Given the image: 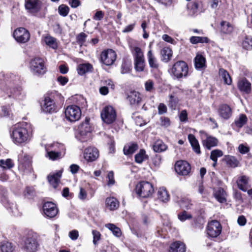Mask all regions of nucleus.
Returning a JSON list of instances; mask_svg holds the SVG:
<instances>
[{"mask_svg":"<svg viewBox=\"0 0 252 252\" xmlns=\"http://www.w3.org/2000/svg\"><path fill=\"white\" fill-rule=\"evenodd\" d=\"M32 136L30 125L24 122L15 125L12 128L10 134L12 141L16 145H22L28 143Z\"/></svg>","mask_w":252,"mask_h":252,"instance_id":"f257e3e1","label":"nucleus"},{"mask_svg":"<svg viewBox=\"0 0 252 252\" xmlns=\"http://www.w3.org/2000/svg\"><path fill=\"white\" fill-rule=\"evenodd\" d=\"M135 190L137 194L143 198L151 197L154 192L153 185L147 181L139 183L136 185Z\"/></svg>","mask_w":252,"mask_h":252,"instance_id":"f03ea898","label":"nucleus"},{"mask_svg":"<svg viewBox=\"0 0 252 252\" xmlns=\"http://www.w3.org/2000/svg\"><path fill=\"white\" fill-rule=\"evenodd\" d=\"M90 119L86 118L84 122H82L78 127V138L80 141L84 142L88 141L91 138V133L92 130L90 125Z\"/></svg>","mask_w":252,"mask_h":252,"instance_id":"7ed1b4c3","label":"nucleus"},{"mask_svg":"<svg viewBox=\"0 0 252 252\" xmlns=\"http://www.w3.org/2000/svg\"><path fill=\"white\" fill-rule=\"evenodd\" d=\"M134 68L137 72H142L144 70L146 63L144 56L141 49L138 47H135L133 51Z\"/></svg>","mask_w":252,"mask_h":252,"instance_id":"20e7f679","label":"nucleus"},{"mask_svg":"<svg viewBox=\"0 0 252 252\" xmlns=\"http://www.w3.org/2000/svg\"><path fill=\"white\" fill-rule=\"evenodd\" d=\"M171 72L174 77L177 79L186 77L188 73V65L184 61H178L173 65Z\"/></svg>","mask_w":252,"mask_h":252,"instance_id":"39448f33","label":"nucleus"},{"mask_svg":"<svg viewBox=\"0 0 252 252\" xmlns=\"http://www.w3.org/2000/svg\"><path fill=\"white\" fill-rule=\"evenodd\" d=\"M101 118L102 121L107 124L113 123L116 119V112L111 106H106L101 112Z\"/></svg>","mask_w":252,"mask_h":252,"instance_id":"423d86ee","label":"nucleus"},{"mask_svg":"<svg viewBox=\"0 0 252 252\" xmlns=\"http://www.w3.org/2000/svg\"><path fill=\"white\" fill-rule=\"evenodd\" d=\"M64 114L67 120L73 122L78 121L80 118L81 112L79 107L72 105L66 107Z\"/></svg>","mask_w":252,"mask_h":252,"instance_id":"0eeeda50","label":"nucleus"},{"mask_svg":"<svg viewBox=\"0 0 252 252\" xmlns=\"http://www.w3.org/2000/svg\"><path fill=\"white\" fill-rule=\"evenodd\" d=\"M29 32L24 28H19L14 30L13 36L15 40L20 43H25L30 39Z\"/></svg>","mask_w":252,"mask_h":252,"instance_id":"6e6552de","label":"nucleus"},{"mask_svg":"<svg viewBox=\"0 0 252 252\" xmlns=\"http://www.w3.org/2000/svg\"><path fill=\"white\" fill-rule=\"evenodd\" d=\"M31 69L32 73L37 74H43L46 71L43 60L40 58H35L31 62Z\"/></svg>","mask_w":252,"mask_h":252,"instance_id":"1a4fd4ad","label":"nucleus"},{"mask_svg":"<svg viewBox=\"0 0 252 252\" xmlns=\"http://www.w3.org/2000/svg\"><path fill=\"white\" fill-rule=\"evenodd\" d=\"M221 230V225L218 221L214 220L208 222L206 231L209 237H217L220 234Z\"/></svg>","mask_w":252,"mask_h":252,"instance_id":"9d476101","label":"nucleus"},{"mask_svg":"<svg viewBox=\"0 0 252 252\" xmlns=\"http://www.w3.org/2000/svg\"><path fill=\"white\" fill-rule=\"evenodd\" d=\"M200 133L204 147L208 150H210L212 147L217 146L218 140L216 137L209 135L203 131H200Z\"/></svg>","mask_w":252,"mask_h":252,"instance_id":"9b49d317","label":"nucleus"},{"mask_svg":"<svg viewBox=\"0 0 252 252\" xmlns=\"http://www.w3.org/2000/svg\"><path fill=\"white\" fill-rule=\"evenodd\" d=\"M116 59V54L112 49L103 51L100 56V60L103 63L106 65L112 64Z\"/></svg>","mask_w":252,"mask_h":252,"instance_id":"f8f14e48","label":"nucleus"},{"mask_svg":"<svg viewBox=\"0 0 252 252\" xmlns=\"http://www.w3.org/2000/svg\"><path fill=\"white\" fill-rule=\"evenodd\" d=\"M175 170L179 175L186 176L190 173L191 167L186 161L179 160L175 163Z\"/></svg>","mask_w":252,"mask_h":252,"instance_id":"ddd939ff","label":"nucleus"},{"mask_svg":"<svg viewBox=\"0 0 252 252\" xmlns=\"http://www.w3.org/2000/svg\"><path fill=\"white\" fill-rule=\"evenodd\" d=\"M44 215L49 218L55 217L58 213V210L55 204L52 202H47L43 206Z\"/></svg>","mask_w":252,"mask_h":252,"instance_id":"4468645a","label":"nucleus"},{"mask_svg":"<svg viewBox=\"0 0 252 252\" xmlns=\"http://www.w3.org/2000/svg\"><path fill=\"white\" fill-rule=\"evenodd\" d=\"M20 164L19 165V170L24 173L31 172L32 170L31 158L27 155L25 154L21 156L19 158Z\"/></svg>","mask_w":252,"mask_h":252,"instance_id":"2eb2a0df","label":"nucleus"},{"mask_svg":"<svg viewBox=\"0 0 252 252\" xmlns=\"http://www.w3.org/2000/svg\"><path fill=\"white\" fill-rule=\"evenodd\" d=\"M98 157V150L95 147H90L86 148L84 151V158L89 162L95 160Z\"/></svg>","mask_w":252,"mask_h":252,"instance_id":"dca6fc26","label":"nucleus"},{"mask_svg":"<svg viewBox=\"0 0 252 252\" xmlns=\"http://www.w3.org/2000/svg\"><path fill=\"white\" fill-rule=\"evenodd\" d=\"M39 244L36 239L33 237H28L24 245V249L27 252H35L37 250Z\"/></svg>","mask_w":252,"mask_h":252,"instance_id":"f3484780","label":"nucleus"},{"mask_svg":"<svg viewBox=\"0 0 252 252\" xmlns=\"http://www.w3.org/2000/svg\"><path fill=\"white\" fill-rule=\"evenodd\" d=\"M42 2L40 0H25V7L32 12H37L40 9Z\"/></svg>","mask_w":252,"mask_h":252,"instance_id":"a211bd4d","label":"nucleus"},{"mask_svg":"<svg viewBox=\"0 0 252 252\" xmlns=\"http://www.w3.org/2000/svg\"><path fill=\"white\" fill-rule=\"evenodd\" d=\"M42 110L45 113H52L56 111L55 103L53 99L46 97L42 106Z\"/></svg>","mask_w":252,"mask_h":252,"instance_id":"6ab92c4d","label":"nucleus"},{"mask_svg":"<svg viewBox=\"0 0 252 252\" xmlns=\"http://www.w3.org/2000/svg\"><path fill=\"white\" fill-rule=\"evenodd\" d=\"M147 56L149 66L152 68V70H158L159 66V62L151 50L148 52Z\"/></svg>","mask_w":252,"mask_h":252,"instance_id":"aec40b11","label":"nucleus"},{"mask_svg":"<svg viewBox=\"0 0 252 252\" xmlns=\"http://www.w3.org/2000/svg\"><path fill=\"white\" fill-rule=\"evenodd\" d=\"M127 99L131 105H137L141 101V97L139 92L133 91L130 92L127 96Z\"/></svg>","mask_w":252,"mask_h":252,"instance_id":"412c9836","label":"nucleus"},{"mask_svg":"<svg viewBox=\"0 0 252 252\" xmlns=\"http://www.w3.org/2000/svg\"><path fill=\"white\" fill-rule=\"evenodd\" d=\"M62 174V171H58L56 173L48 175L47 178L50 184L55 189L58 186L60 178Z\"/></svg>","mask_w":252,"mask_h":252,"instance_id":"4be33fe9","label":"nucleus"},{"mask_svg":"<svg viewBox=\"0 0 252 252\" xmlns=\"http://www.w3.org/2000/svg\"><path fill=\"white\" fill-rule=\"evenodd\" d=\"M219 114L223 119H228L232 115V110L227 104H222L219 107Z\"/></svg>","mask_w":252,"mask_h":252,"instance_id":"5701e85b","label":"nucleus"},{"mask_svg":"<svg viewBox=\"0 0 252 252\" xmlns=\"http://www.w3.org/2000/svg\"><path fill=\"white\" fill-rule=\"evenodd\" d=\"M201 2L199 1H193L189 2L187 4V8L189 14L191 16L197 15L199 11V7Z\"/></svg>","mask_w":252,"mask_h":252,"instance_id":"b1692460","label":"nucleus"},{"mask_svg":"<svg viewBox=\"0 0 252 252\" xmlns=\"http://www.w3.org/2000/svg\"><path fill=\"white\" fill-rule=\"evenodd\" d=\"M106 207L111 211L117 210L119 207V202L114 197H107L105 199Z\"/></svg>","mask_w":252,"mask_h":252,"instance_id":"393cba45","label":"nucleus"},{"mask_svg":"<svg viewBox=\"0 0 252 252\" xmlns=\"http://www.w3.org/2000/svg\"><path fill=\"white\" fill-rule=\"evenodd\" d=\"M186 250V246L183 243L176 241L171 245L169 252H185Z\"/></svg>","mask_w":252,"mask_h":252,"instance_id":"a878e982","label":"nucleus"},{"mask_svg":"<svg viewBox=\"0 0 252 252\" xmlns=\"http://www.w3.org/2000/svg\"><path fill=\"white\" fill-rule=\"evenodd\" d=\"M239 90L246 94L250 93L251 90V84L246 79L240 80L238 83Z\"/></svg>","mask_w":252,"mask_h":252,"instance_id":"bb28decb","label":"nucleus"},{"mask_svg":"<svg viewBox=\"0 0 252 252\" xmlns=\"http://www.w3.org/2000/svg\"><path fill=\"white\" fill-rule=\"evenodd\" d=\"M188 139L194 152L197 154H200V146L195 136L193 134H189L188 135Z\"/></svg>","mask_w":252,"mask_h":252,"instance_id":"cd10ccee","label":"nucleus"},{"mask_svg":"<svg viewBox=\"0 0 252 252\" xmlns=\"http://www.w3.org/2000/svg\"><path fill=\"white\" fill-rule=\"evenodd\" d=\"M249 178L246 176L240 177L237 181L238 187L241 190L246 191L248 189Z\"/></svg>","mask_w":252,"mask_h":252,"instance_id":"c85d7f7f","label":"nucleus"},{"mask_svg":"<svg viewBox=\"0 0 252 252\" xmlns=\"http://www.w3.org/2000/svg\"><path fill=\"white\" fill-rule=\"evenodd\" d=\"M157 196L158 198L163 202H166L169 200V195L165 188L163 187L158 189Z\"/></svg>","mask_w":252,"mask_h":252,"instance_id":"c756f323","label":"nucleus"},{"mask_svg":"<svg viewBox=\"0 0 252 252\" xmlns=\"http://www.w3.org/2000/svg\"><path fill=\"white\" fill-rule=\"evenodd\" d=\"M93 69L92 65L89 63L80 64L77 67L78 73L81 75L87 72H91Z\"/></svg>","mask_w":252,"mask_h":252,"instance_id":"7c9ffc66","label":"nucleus"},{"mask_svg":"<svg viewBox=\"0 0 252 252\" xmlns=\"http://www.w3.org/2000/svg\"><path fill=\"white\" fill-rule=\"evenodd\" d=\"M153 148L155 152L160 153L165 151L167 148V146L162 141L158 140L153 145Z\"/></svg>","mask_w":252,"mask_h":252,"instance_id":"2f4dec72","label":"nucleus"},{"mask_svg":"<svg viewBox=\"0 0 252 252\" xmlns=\"http://www.w3.org/2000/svg\"><path fill=\"white\" fill-rule=\"evenodd\" d=\"M219 76L221 77L225 84L230 85L232 82L231 78L228 72L223 68H220L219 72Z\"/></svg>","mask_w":252,"mask_h":252,"instance_id":"473e14b6","label":"nucleus"},{"mask_svg":"<svg viewBox=\"0 0 252 252\" xmlns=\"http://www.w3.org/2000/svg\"><path fill=\"white\" fill-rule=\"evenodd\" d=\"M220 30L224 34H230L233 31V27L226 21H222L220 23Z\"/></svg>","mask_w":252,"mask_h":252,"instance_id":"72a5a7b5","label":"nucleus"},{"mask_svg":"<svg viewBox=\"0 0 252 252\" xmlns=\"http://www.w3.org/2000/svg\"><path fill=\"white\" fill-rule=\"evenodd\" d=\"M214 195L216 199L220 203H224L226 202L225 192L222 188L217 189Z\"/></svg>","mask_w":252,"mask_h":252,"instance_id":"f704fd0d","label":"nucleus"},{"mask_svg":"<svg viewBox=\"0 0 252 252\" xmlns=\"http://www.w3.org/2000/svg\"><path fill=\"white\" fill-rule=\"evenodd\" d=\"M206 60L205 58L201 55H197L194 59V63L195 68L197 69H201L205 65Z\"/></svg>","mask_w":252,"mask_h":252,"instance_id":"c9c22d12","label":"nucleus"},{"mask_svg":"<svg viewBox=\"0 0 252 252\" xmlns=\"http://www.w3.org/2000/svg\"><path fill=\"white\" fill-rule=\"evenodd\" d=\"M161 55L162 57V60L165 62H168L172 56V51L168 47L163 48L161 50Z\"/></svg>","mask_w":252,"mask_h":252,"instance_id":"e433bc0d","label":"nucleus"},{"mask_svg":"<svg viewBox=\"0 0 252 252\" xmlns=\"http://www.w3.org/2000/svg\"><path fill=\"white\" fill-rule=\"evenodd\" d=\"M44 41L46 44L53 49H56L58 48L57 40L55 38L48 35L44 37Z\"/></svg>","mask_w":252,"mask_h":252,"instance_id":"4c0bfd02","label":"nucleus"},{"mask_svg":"<svg viewBox=\"0 0 252 252\" xmlns=\"http://www.w3.org/2000/svg\"><path fill=\"white\" fill-rule=\"evenodd\" d=\"M138 149V145L135 143H130L125 146L124 153L125 155L132 154Z\"/></svg>","mask_w":252,"mask_h":252,"instance_id":"58836bf2","label":"nucleus"},{"mask_svg":"<svg viewBox=\"0 0 252 252\" xmlns=\"http://www.w3.org/2000/svg\"><path fill=\"white\" fill-rule=\"evenodd\" d=\"M105 227L111 231L113 235L119 237L122 235L121 229L113 223H107L105 225Z\"/></svg>","mask_w":252,"mask_h":252,"instance_id":"ea45409f","label":"nucleus"},{"mask_svg":"<svg viewBox=\"0 0 252 252\" xmlns=\"http://www.w3.org/2000/svg\"><path fill=\"white\" fill-rule=\"evenodd\" d=\"M1 252H13L14 247L12 243L8 242H3L0 245Z\"/></svg>","mask_w":252,"mask_h":252,"instance_id":"a19ab883","label":"nucleus"},{"mask_svg":"<svg viewBox=\"0 0 252 252\" xmlns=\"http://www.w3.org/2000/svg\"><path fill=\"white\" fill-rule=\"evenodd\" d=\"M247 122V117L245 114H240L235 120V126L239 128L242 127Z\"/></svg>","mask_w":252,"mask_h":252,"instance_id":"79ce46f5","label":"nucleus"},{"mask_svg":"<svg viewBox=\"0 0 252 252\" xmlns=\"http://www.w3.org/2000/svg\"><path fill=\"white\" fill-rule=\"evenodd\" d=\"M242 46L246 50L252 49V37L246 35L242 41Z\"/></svg>","mask_w":252,"mask_h":252,"instance_id":"37998d69","label":"nucleus"},{"mask_svg":"<svg viewBox=\"0 0 252 252\" xmlns=\"http://www.w3.org/2000/svg\"><path fill=\"white\" fill-rule=\"evenodd\" d=\"M48 150L47 149V157H48L49 159L51 160H57L63 157L62 154V152H57L55 151H48Z\"/></svg>","mask_w":252,"mask_h":252,"instance_id":"c03bdc74","label":"nucleus"},{"mask_svg":"<svg viewBox=\"0 0 252 252\" xmlns=\"http://www.w3.org/2000/svg\"><path fill=\"white\" fill-rule=\"evenodd\" d=\"M147 158L146 152L144 150H140L138 153L135 156V161L138 163H142Z\"/></svg>","mask_w":252,"mask_h":252,"instance_id":"a18cd8bd","label":"nucleus"},{"mask_svg":"<svg viewBox=\"0 0 252 252\" xmlns=\"http://www.w3.org/2000/svg\"><path fill=\"white\" fill-rule=\"evenodd\" d=\"M189 40L190 42L192 44L208 43L209 42V39L206 37L191 36Z\"/></svg>","mask_w":252,"mask_h":252,"instance_id":"49530a36","label":"nucleus"},{"mask_svg":"<svg viewBox=\"0 0 252 252\" xmlns=\"http://www.w3.org/2000/svg\"><path fill=\"white\" fill-rule=\"evenodd\" d=\"M222 155L223 153L220 150H214L211 153L210 158L216 162L217 161L218 158L222 157Z\"/></svg>","mask_w":252,"mask_h":252,"instance_id":"de8ad7c7","label":"nucleus"},{"mask_svg":"<svg viewBox=\"0 0 252 252\" xmlns=\"http://www.w3.org/2000/svg\"><path fill=\"white\" fill-rule=\"evenodd\" d=\"M69 11V8L68 6L65 4H61L58 7V12L60 15L65 17L66 16Z\"/></svg>","mask_w":252,"mask_h":252,"instance_id":"09e8293b","label":"nucleus"},{"mask_svg":"<svg viewBox=\"0 0 252 252\" xmlns=\"http://www.w3.org/2000/svg\"><path fill=\"white\" fill-rule=\"evenodd\" d=\"M13 165L14 164L11 159L8 158L6 160H0V166L2 167L3 168L10 169L12 168Z\"/></svg>","mask_w":252,"mask_h":252,"instance_id":"8fccbe9b","label":"nucleus"},{"mask_svg":"<svg viewBox=\"0 0 252 252\" xmlns=\"http://www.w3.org/2000/svg\"><path fill=\"white\" fill-rule=\"evenodd\" d=\"M53 148L54 151L57 152H62L63 156L65 154V148L64 145L58 143H54L51 145Z\"/></svg>","mask_w":252,"mask_h":252,"instance_id":"3c124183","label":"nucleus"},{"mask_svg":"<svg viewBox=\"0 0 252 252\" xmlns=\"http://www.w3.org/2000/svg\"><path fill=\"white\" fill-rule=\"evenodd\" d=\"M178 219L182 221H184L187 220H189L192 218V215L188 213L185 211H184L178 215Z\"/></svg>","mask_w":252,"mask_h":252,"instance_id":"603ef678","label":"nucleus"},{"mask_svg":"<svg viewBox=\"0 0 252 252\" xmlns=\"http://www.w3.org/2000/svg\"><path fill=\"white\" fill-rule=\"evenodd\" d=\"M145 89L147 92H153L155 90L154 82L152 80H148L145 83Z\"/></svg>","mask_w":252,"mask_h":252,"instance_id":"864d4df0","label":"nucleus"},{"mask_svg":"<svg viewBox=\"0 0 252 252\" xmlns=\"http://www.w3.org/2000/svg\"><path fill=\"white\" fill-rule=\"evenodd\" d=\"M179 102V99L171 95L170 96L169 106L172 109H175Z\"/></svg>","mask_w":252,"mask_h":252,"instance_id":"5fc2aeb1","label":"nucleus"},{"mask_svg":"<svg viewBox=\"0 0 252 252\" xmlns=\"http://www.w3.org/2000/svg\"><path fill=\"white\" fill-rule=\"evenodd\" d=\"M160 125L162 126L167 127L170 125V121L167 117H162L160 119Z\"/></svg>","mask_w":252,"mask_h":252,"instance_id":"6e6d98bb","label":"nucleus"},{"mask_svg":"<svg viewBox=\"0 0 252 252\" xmlns=\"http://www.w3.org/2000/svg\"><path fill=\"white\" fill-rule=\"evenodd\" d=\"M92 234L93 235V243L94 245H96L100 238L101 234L99 231L95 230H93Z\"/></svg>","mask_w":252,"mask_h":252,"instance_id":"4d7b16f0","label":"nucleus"},{"mask_svg":"<svg viewBox=\"0 0 252 252\" xmlns=\"http://www.w3.org/2000/svg\"><path fill=\"white\" fill-rule=\"evenodd\" d=\"M68 237L73 241L76 240L79 237V232L77 230H72L68 233Z\"/></svg>","mask_w":252,"mask_h":252,"instance_id":"13d9d810","label":"nucleus"},{"mask_svg":"<svg viewBox=\"0 0 252 252\" xmlns=\"http://www.w3.org/2000/svg\"><path fill=\"white\" fill-rule=\"evenodd\" d=\"M86 37L87 35L85 33L81 32L77 35V41L82 45L85 42Z\"/></svg>","mask_w":252,"mask_h":252,"instance_id":"bf43d9fd","label":"nucleus"},{"mask_svg":"<svg viewBox=\"0 0 252 252\" xmlns=\"http://www.w3.org/2000/svg\"><path fill=\"white\" fill-rule=\"evenodd\" d=\"M108 181L107 182V185L109 186H112L115 183V180L114 178V173L113 171H110L107 174V176Z\"/></svg>","mask_w":252,"mask_h":252,"instance_id":"052dcab7","label":"nucleus"},{"mask_svg":"<svg viewBox=\"0 0 252 252\" xmlns=\"http://www.w3.org/2000/svg\"><path fill=\"white\" fill-rule=\"evenodd\" d=\"M167 112V107L163 103H160L158 106V113L159 114H163Z\"/></svg>","mask_w":252,"mask_h":252,"instance_id":"680f3d73","label":"nucleus"},{"mask_svg":"<svg viewBox=\"0 0 252 252\" xmlns=\"http://www.w3.org/2000/svg\"><path fill=\"white\" fill-rule=\"evenodd\" d=\"M227 162L231 166L234 167L237 166L239 163L238 160L233 157L228 158Z\"/></svg>","mask_w":252,"mask_h":252,"instance_id":"e2e57ef3","label":"nucleus"},{"mask_svg":"<svg viewBox=\"0 0 252 252\" xmlns=\"http://www.w3.org/2000/svg\"><path fill=\"white\" fill-rule=\"evenodd\" d=\"M180 120L182 122H186L188 120V114L186 110H182L179 115Z\"/></svg>","mask_w":252,"mask_h":252,"instance_id":"0e129e2a","label":"nucleus"},{"mask_svg":"<svg viewBox=\"0 0 252 252\" xmlns=\"http://www.w3.org/2000/svg\"><path fill=\"white\" fill-rule=\"evenodd\" d=\"M103 17L104 13L102 11H97L93 16V19L94 20L100 21L103 19Z\"/></svg>","mask_w":252,"mask_h":252,"instance_id":"69168bd1","label":"nucleus"},{"mask_svg":"<svg viewBox=\"0 0 252 252\" xmlns=\"http://www.w3.org/2000/svg\"><path fill=\"white\" fill-rule=\"evenodd\" d=\"M238 150L240 153L245 154L247 153L250 150L249 147L243 144H240L238 147Z\"/></svg>","mask_w":252,"mask_h":252,"instance_id":"338daca9","label":"nucleus"},{"mask_svg":"<svg viewBox=\"0 0 252 252\" xmlns=\"http://www.w3.org/2000/svg\"><path fill=\"white\" fill-rule=\"evenodd\" d=\"M247 222V220L245 216L242 215L238 217L237 223L240 226H244Z\"/></svg>","mask_w":252,"mask_h":252,"instance_id":"774afa93","label":"nucleus"}]
</instances>
